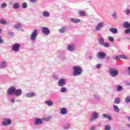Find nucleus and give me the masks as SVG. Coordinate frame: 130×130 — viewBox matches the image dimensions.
<instances>
[{
  "mask_svg": "<svg viewBox=\"0 0 130 130\" xmlns=\"http://www.w3.org/2000/svg\"><path fill=\"white\" fill-rule=\"evenodd\" d=\"M73 70L74 71L73 75V76H74V77L81 76V75L83 74V69H82V67L79 66H76L73 67Z\"/></svg>",
  "mask_w": 130,
  "mask_h": 130,
  "instance_id": "f257e3e1",
  "label": "nucleus"
},
{
  "mask_svg": "<svg viewBox=\"0 0 130 130\" xmlns=\"http://www.w3.org/2000/svg\"><path fill=\"white\" fill-rule=\"evenodd\" d=\"M109 74L111 77L115 78V77H117L118 76L119 72L116 69H114L113 68H110L109 69Z\"/></svg>",
  "mask_w": 130,
  "mask_h": 130,
  "instance_id": "f03ea898",
  "label": "nucleus"
},
{
  "mask_svg": "<svg viewBox=\"0 0 130 130\" xmlns=\"http://www.w3.org/2000/svg\"><path fill=\"white\" fill-rule=\"evenodd\" d=\"M99 113L97 112H93L92 113L91 116L90 117V121L93 122L94 120H96V119H98L99 117Z\"/></svg>",
  "mask_w": 130,
  "mask_h": 130,
  "instance_id": "7ed1b4c3",
  "label": "nucleus"
},
{
  "mask_svg": "<svg viewBox=\"0 0 130 130\" xmlns=\"http://www.w3.org/2000/svg\"><path fill=\"white\" fill-rule=\"evenodd\" d=\"M37 36H38V30L37 29H34L30 35V40L31 41H35V40H36Z\"/></svg>",
  "mask_w": 130,
  "mask_h": 130,
  "instance_id": "20e7f679",
  "label": "nucleus"
},
{
  "mask_svg": "<svg viewBox=\"0 0 130 130\" xmlns=\"http://www.w3.org/2000/svg\"><path fill=\"white\" fill-rule=\"evenodd\" d=\"M12 124V120L9 118H4L3 121L2 122V125L3 126H6V125H10Z\"/></svg>",
  "mask_w": 130,
  "mask_h": 130,
  "instance_id": "39448f33",
  "label": "nucleus"
},
{
  "mask_svg": "<svg viewBox=\"0 0 130 130\" xmlns=\"http://www.w3.org/2000/svg\"><path fill=\"white\" fill-rule=\"evenodd\" d=\"M106 56V53L103 51L99 52L96 55V57L99 58V59H104L105 57Z\"/></svg>",
  "mask_w": 130,
  "mask_h": 130,
  "instance_id": "423d86ee",
  "label": "nucleus"
},
{
  "mask_svg": "<svg viewBox=\"0 0 130 130\" xmlns=\"http://www.w3.org/2000/svg\"><path fill=\"white\" fill-rule=\"evenodd\" d=\"M66 84L67 82H66V79L64 78L60 79L57 83V85L59 87H64V86H66Z\"/></svg>",
  "mask_w": 130,
  "mask_h": 130,
  "instance_id": "0eeeda50",
  "label": "nucleus"
},
{
  "mask_svg": "<svg viewBox=\"0 0 130 130\" xmlns=\"http://www.w3.org/2000/svg\"><path fill=\"white\" fill-rule=\"evenodd\" d=\"M68 51L73 52L76 50V45L74 44H70L68 46L67 48Z\"/></svg>",
  "mask_w": 130,
  "mask_h": 130,
  "instance_id": "6e6552de",
  "label": "nucleus"
},
{
  "mask_svg": "<svg viewBox=\"0 0 130 130\" xmlns=\"http://www.w3.org/2000/svg\"><path fill=\"white\" fill-rule=\"evenodd\" d=\"M42 32L44 34V35L47 36L50 34V30L46 27H43L42 28Z\"/></svg>",
  "mask_w": 130,
  "mask_h": 130,
  "instance_id": "1a4fd4ad",
  "label": "nucleus"
},
{
  "mask_svg": "<svg viewBox=\"0 0 130 130\" xmlns=\"http://www.w3.org/2000/svg\"><path fill=\"white\" fill-rule=\"evenodd\" d=\"M104 27V23L100 22L95 27V31H100L102 28Z\"/></svg>",
  "mask_w": 130,
  "mask_h": 130,
  "instance_id": "9d476101",
  "label": "nucleus"
},
{
  "mask_svg": "<svg viewBox=\"0 0 130 130\" xmlns=\"http://www.w3.org/2000/svg\"><path fill=\"white\" fill-rule=\"evenodd\" d=\"M15 90H16V87H15L14 86L10 87L7 90L8 95H13V94H15Z\"/></svg>",
  "mask_w": 130,
  "mask_h": 130,
  "instance_id": "9b49d317",
  "label": "nucleus"
},
{
  "mask_svg": "<svg viewBox=\"0 0 130 130\" xmlns=\"http://www.w3.org/2000/svg\"><path fill=\"white\" fill-rule=\"evenodd\" d=\"M43 119H40L39 118H36L35 120V125H39L43 123Z\"/></svg>",
  "mask_w": 130,
  "mask_h": 130,
  "instance_id": "f8f14e48",
  "label": "nucleus"
},
{
  "mask_svg": "<svg viewBox=\"0 0 130 130\" xmlns=\"http://www.w3.org/2000/svg\"><path fill=\"white\" fill-rule=\"evenodd\" d=\"M14 95L17 96H21V95H22V89L20 88L17 89V88L15 87Z\"/></svg>",
  "mask_w": 130,
  "mask_h": 130,
  "instance_id": "ddd939ff",
  "label": "nucleus"
},
{
  "mask_svg": "<svg viewBox=\"0 0 130 130\" xmlns=\"http://www.w3.org/2000/svg\"><path fill=\"white\" fill-rule=\"evenodd\" d=\"M1 69H6V68H8V62L6 60H3L1 62L0 64Z\"/></svg>",
  "mask_w": 130,
  "mask_h": 130,
  "instance_id": "4468645a",
  "label": "nucleus"
},
{
  "mask_svg": "<svg viewBox=\"0 0 130 130\" xmlns=\"http://www.w3.org/2000/svg\"><path fill=\"white\" fill-rule=\"evenodd\" d=\"M20 44H15L13 47H12V50L13 51H15V52H18L19 51V49L20 48Z\"/></svg>",
  "mask_w": 130,
  "mask_h": 130,
  "instance_id": "2eb2a0df",
  "label": "nucleus"
},
{
  "mask_svg": "<svg viewBox=\"0 0 130 130\" xmlns=\"http://www.w3.org/2000/svg\"><path fill=\"white\" fill-rule=\"evenodd\" d=\"M60 112L62 115H66V114H68V110L66 108H62Z\"/></svg>",
  "mask_w": 130,
  "mask_h": 130,
  "instance_id": "dca6fc26",
  "label": "nucleus"
},
{
  "mask_svg": "<svg viewBox=\"0 0 130 130\" xmlns=\"http://www.w3.org/2000/svg\"><path fill=\"white\" fill-rule=\"evenodd\" d=\"M13 8L14 10H19L20 9V4L18 3H15L13 5Z\"/></svg>",
  "mask_w": 130,
  "mask_h": 130,
  "instance_id": "f3484780",
  "label": "nucleus"
},
{
  "mask_svg": "<svg viewBox=\"0 0 130 130\" xmlns=\"http://www.w3.org/2000/svg\"><path fill=\"white\" fill-rule=\"evenodd\" d=\"M123 27L124 28H125L126 29H128L129 28H130V23H128V22L127 21H125L123 23Z\"/></svg>",
  "mask_w": 130,
  "mask_h": 130,
  "instance_id": "a211bd4d",
  "label": "nucleus"
},
{
  "mask_svg": "<svg viewBox=\"0 0 130 130\" xmlns=\"http://www.w3.org/2000/svg\"><path fill=\"white\" fill-rule=\"evenodd\" d=\"M43 16L45 18H48V17H50V13L48 11H45L43 12Z\"/></svg>",
  "mask_w": 130,
  "mask_h": 130,
  "instance_id": "6ab92c4d",
  "label": "nucleus"
},
{
  "mask_svg": "<svg viewBox=\"0 0 130 130\" xmlns=\"http://www.w3.org/2000/svg\"><path fill=\"white\" fill-rule=\"evenodd\" d=\"M109 31L111 32V33H113V34H116L118 32L117 28L111 27L109 28Z\"/></svg>",
  "mask_w": 130,
  "mask_h": 130,
  "instance_id": "aec40b11",
  "label": "nucleus"
},
{
  "mask_svg": "<svg viewBox=\"0 0 130 130\" xmlns=\"http://www.w3.org/2000/svg\"><path fill=\"white\" fill-rule=\"evenodd\" d=\"M59 33H64L67 31V27L63 26L58 30Z\"/></svg>",
  "mask_w": 130,
  "mask_h": 130,
  "instance_id": "412c9836",
  "label": "nucleus"
},
{
  "mask_svg": "<svg viewBox=\"0 0 130 130\" xmlns=\"http://www.w3.org/2000/svg\"><path fill=\"white\" fill-rule=\"evenodd\" d=\"M26 97L28 98H31L32 97H34L35 96V93L34 92H30L25 94Z\"/></svg>",
  "mask_w": 130,
  "mask_h": 130,
  "instance_id": "4be33fe9",
  "label": "nucleus"
},
{
  "mask_svg": "<svg viewBox=\"0 0 130 130\" xmlns=\"http://www.w3.org/2000/svg\"><path fill=\"white\" fill-rule=\"evenodd\" d=\"M45 103L46 104V105L49 107L52 106V105H53V102L51 100L46 101Z\"/></svg>",
  "mask_w": 130,
  "mask_h": 130,
  "instance_id": "5701e85b",
  "label": "nucleus"
},
{
  "mask_svg": "<svg viewBox=\"0 0 130 130\" xmlns=\"http://www.w3.org/2000/svg\"><path fill=\"white\" fill-rule=\"evenodd\" d=\"M70 22H72V23H79L80 19H75L74 18H70Z\"/></svg>",
  "mask_w": 130,
  "mask_h": 130,
  "instance_id": "b1692460",
  "label": "nucleus"
},
{
  "mask_svg": "<svg viewBox=\"0 0 130 130\" xmlns=\"http://www.w3.org/2000/svg\"><path fill=\"white\" fill-rule=\"evenodd\" d=\"M103 117H104V118H108V119H109V120H112V117L109 115H107L106 114H103Z\"/></svg>",
  "mask_w": 130,
  "mask_h": 130,
  "instance_id": "393cba45",
  "label": "nucleus"
},
{
  "mask_svg": "<svg viewBox=\"0 0 130 130\" xmlns=\"http://www.w3.org/2000/svg\"><path fill=\"white\" fill-rule=\"evenodd\" d=\"M99 43L100 45H102L104 43V38L100 37L99 38Z\"/></svg>",
  "mask_w": 130,
  "mask_h": 130,
  "instance_id": "a878e982",
  "label": "nucleus"
},
{
  "mask_svg": "<svg viewBox=\"0 0 130 130\" xmlns=\"http://www.w3.org/2000/svg\"><path fill=\"white\" fill-rule=\"evenodd\" d=\"M0 24H1V25H8V22L7 21L1 18L0 19Z\"/></svg>",
  "mask_w": 130,
  "mask_h": 130,
  "instance_id": "bb28decb",
  "label": "nucleus"
},
{
  "mask_svg": "<svg viewBox=\"0 0 130 130\" xmlns=\"http://www.w3.org/2000/svg\"><path fill=\"white\" fill-rule=\"evenodd\" d=\"M22 27V23H18L15 25V29H20Z\"/></svg>",
  "mask_w": 130,
  "mask_h": 130,
  "instance_id": "cd10ccee",
  "label": "nucleus"
},
{
  "mask_svg": "<svg viewBox=\"0 0 130 130\" xmlns=\"http://www.w3.org/2000/svg\"><path fill=\"white\" fill-rule=\"evenodd\" d=\"M113 109L115 112H119V108H118V107L115 105H113Z\"/></svg>",
  "mask_w": 130,
  "mask_h": 130,
  "instance_id": "c85d7f7f",
  "label": "nucleus"
},
{
  "mask_svg": "<svg viewBox=\"0 0 130 130\" xmlns=\"http://www.w3.org/2000/svg\"><path fill=\"white\" fill-rule=\"evenodd\" d=\"M93 96L94 97L95 99L96 100H100L101 96L98 93H95L93 94Z\"/></svg>",
  "mask_w": 130,
  "mask_h": 130,
  "instance_id": "c756f323",
  "label": "nucleus"
},
{
  "mask_svg": "<svg viewBox=\"0 0 130 130\" xmlns=\"http://www.w3.org/2000/svg\"><path fill=\"white\" fill-rule=\"evenodd\" d=\"M115 104H119L120 103V99L119 98H116L114 100Z\"/></svg>",
  "mask_w": 130,
  "mask_h": 130,
  "instance_id": "7c9ffc66",
  "label": "nucleus"
},
{
  "mask_svg": "<svg viewBox=\"0 0 130 130\" xmlns=\"http://www.w3.org/2000/svg\"><path fill=\"white\" fill-rule=\"evenodd\" d=\"M122 90H123V89L122 86L118 85L117 86V90L118 91V92H121V91H122Z\"/></svg>",
  "mask_w": 130,
  "mask_h": 130,
  "instance_id": "2f4dec72",
  "label": "nucleus"
},
{
  "mask_svg": "<svg viewBox=\"0 0 130 130\" xmlns=\"http://www.w3.org/2000/svg\"><path fill=\"white\" fill-rule=\"evenodd\" d=\"M120 58L122 59H128V57L125 55H120Z\"/></svg>",
  "mask_w": 130,
  "mask_h": 130,
  "instance_id": "473e14b6",
  "label": "nucleus"
},
{
  "mask_svg": "<svg viewBox=\"0 0 130 130\" xmlns=\"http://www.w3.org/2000/svg\"><path fill=\"white\" fill-rule=\"evenodd\" d=\"M71 126V124L70 123H68L66 124L63 127V128L64 129H69V128H70V127Z\"/></svg>",
  "mask_w": 130,
  "mask_h": 130,
  "instance_id": "72a5a7b5",
  "label": "nucleus"
},
{
  "mask_svg": "<svg viewBox=\"0 0 130 130\" xmlns=\"http://www.w3.org/2000/svg\"><path fill=\"white\" fill-rule=\"evenodd\" d=\"M105 130H111V125H105Z\"/></svg>",
  "mask_w": 130,
  "mask_h": 130,
  "instance_id": "f704fd0d",
  "label": "nucleus"
},
{
  "mask_svg": "<svg viewBox=\"0 0 130 130\" xmlns=\"http://www.w3.org/2000/svg\"><path fill=\"white\" fill-rule=\"evenodd\" d=\"M67 91H68V89L67 88V87H62L60 89V92H61L62 93H66Z\"/></svg>",
  "mask_w": 130,
  "mask_h": 130,
  "instance_id": "c9c22d12",
  "label": "nucleus"
},
{
  "mask_svg": "<svg viewBox=\"0 0 130 130\" xmlns=\"http://www.w3.org/2000/svg\"><path fill=\"white\" fill-rule=\"evenodd\" d=\"M8 35H9V36H10V37H13V36H14V32L11 31H9L7 33Z\"/></svg>",
  "mask_w": 130,
  "mask_h": 130,
  "instance_id": "e433bc0d",
  "label": "nucleus"
},
{
  "mask_svg": "<svg viewBox=\"0 0 130 130\" xmlns=\"http://www.w3.org/2000/svg\"><path fill=\"white\" fill-rule=\"evenodd\" d=\"M125 103L128 104L130 103V96H127L125 99Z\"/></svg>",
  "mask_w": 130,
  "mask_h": 130,
  "instance_id": "4c0bfd02",
  "label": "nucleus"
},
{
  "mask_svg": "<svg viewBox=\"0 0 130 130\" xmlns=\"http://www.w3.org/2000/svg\"><path fill=\"white\" fill-rule=\"evenodd\" d=\"M51 119V117L48 116L43 118V120H44L45 121H49Z\"/></svg>",
  "mask_w": 130,
  "mask_h": 130,
  "instance_id": "58836bf2",
  "label": "nucleus"
},
{
  "mask_svg": "<svg viewBox=\"0 0 130 130\" xmlns=\"http://www.w3.org/2000/svg\"><path fill=\"white\" fill-rule=\"evenodd\" d=\"M108 39L110 42H111L112 43H113V42H114V38H113V37L111 36H109Z\"/></svg>",
  "mask_w": 130,
  "mask_h": 130,
  "instance_id": "ea45409f",
  "label": "nucleus"
},
{
  "mask_svg": "<svg viewBox=\"0 0 130 130\" xmlns=\"http://www.w3.org/2000/svg\"><path fill=\"white\" fill-rule=\"evenodd\" d=\"M22 9H27L28 8V5L26 3H23L22 5Z\"/></svg>",
  "mask_w": 130,
  "mask_h": 130,
  "instance_id": "a19ab883",
  "label": "nucleus"
},
{
  "mask_svg": "<svg viewBox=\"0 0 130 130\" xmlns=\"http://www.w3.org/2000/svg\"><path fill=\"white\" fill-rule=\"evenodd\" d=\"M79 15L80 16H82V17H85V16H87V14L84 11H80L79 13Z\"/></svg>",
  "mask_w": 130,
  "mask_h": 130,
  "instance_id": "79ce46f5",
  "label": "nucleus"
},
{
  "mask_svg": "<svg viewBox=\"0 0 130 130\" xmlns=\"http://www.w3.org/2000/svg\"><path fill=\"white\" fill-rule=\"evenodd\" d=\"M117 15V12L116 11H115L112 14V17L114 18V19H117L116 15Z\"/></svg>",
  "mask_w": 130,
  "mask_h": 130,
  "instance_id": "37998d69",
  "label": "nucleus"
},
{
  "mask_svg": "<svg viewBox=\"0 0 130 130\" xmlns=\"http://www.w3.org/2000/svg\"><path fill=\"white\" fill-rule=\"evenodd\" d=\"M7 6H8L7 3H3L1 5V8H2V9H5V8H7Z\"/></svg>",
  "mask_w": 130,
  "mask_h": 130,
  "instance_id": "c03bdc74",
  "label": "nucleus"
},
{
  "mask_svg": "<svg viewBox=\"0 0 130 130\" xmlns=\"http://www.w3.org/2000/svg\"><path fill=\"white\" fill-rule=\"evenodd\" d=\"M125 15H129L130 14V9H126V10H125Z\"/></svg>",
  "mask_w": 130,
  "mask_h": 130,
  "instance_id": "a18cd8bd",
  "label": "nucleus"
},
{
  "mask_svg": "<svg viewBox=\"0 0 130 130\" xmlns=\"http://www.w3.org/2000/svg\"><path fill=\"white\" fill-rule=\"evenodd\" d=\"M104 47H109V43H104L103 45Z\"/></svg>",
  "mask_w": 130,
  "mask_h": 130,
  "instance_id": "49530a36",
  "label": "nucleus"
},
{
  "mask_svg": "<svg viewBox=\"0 0 130 130\" xmlns=\"http://www.w3.org/2000/svg\"><path fill=\"white\" fill-rule=\"evenodd\" d=\"M113 59H119V58H120V55L117 56H113Z\"/></svg>",
  "mask_w": 130,
  "mask_h": 130,
  "instance_id": "de8ad7c7",
  "label": "nucleus"
},
{
  "mask_svg": "<svg viewBox=\"0 0 130 130\" xmlns=\"http://www.w3.org/2000/svg\"><path fill=\"white\" fill-rule=\"evenodd\" d=\"M52 78L54 80H57L59 78L58 76L55 75H53Z\"/></svg>",
  "mask_w": 130,
  "mask_h": 130,
  "instance_id": "09e8293b",
  "label": "nucleus"
},
{
  "mask_svg": "<svg viewBox=\"0 0 130 130\" xmlns=\"http://www.w3.org/2000/svg\"><path fill=\"white\" fill-rule=\"evenodd\" d=\"M125 33L126 34H129V33H130V29L128 28V29H125Z\"/></svg>",
  "mask_w": 130,
  "mask_h": 130,
  "instance_id": "8fccbe9b",
  "label": "nucleus"
},
{
  "mask_svg": "<svg viewBox=\"0 0 130 130\" xmlns=\"http://www.w3.org/2000/svg\"><path fill=\"white\" fill-rule=\"evenodd\" d=\"M90 130H96V127L95 126H90L89 128Z\"/></svg>",
  "mask_w": 130,
  "mask_h": 130,
  "instance_id": "3c124183",
  "label": "nucleus"
},
{
  "mask_svg": "<svg viewBox=\"0 0 130 130\" xmlns=\"http://www.w3.org/2000/svg\"><path fill=\"white\" fill-rule=\"evenodd\" d=\"M105 58H106V60H109L110 59V56H109V55L107 56L106 54Z\"/></svg>",
  "mask_w": 130,
  "mask_h": 130,
  "instance_id": "603ef678",
  "label": "nucleus"
},
{
  "mask_svg": "<svg viewBox=\"0 0 130 130\" xmlns=\"http://www.w3.org/2000/svg\"><path fill=\"white\" fill-rule=\"evenodd\" d=\"M4 43V40H2V36H0V44Z\"/></svg>",
  "mask_w": 130,
  "mask_h": 130,
  "instance_id": "864d4df0",
  "label": "nucleus"
},
{
  "mask_svg": "<svg viewBox=\"0 0 130 130\" xmlns=\"http://www.w3.org/2000/svg\"><path fill=\"white\" fill-rule=\"evenodd\" d=\"M15 100H16V99H15V98L12 99L11 100V103H12L13 104H14V103H15Z\"/></svg>",
  "mask_w": 130,
  "mask_h": 130,
  "instance_id": "5fc2aeb1",
  "label": "nucleus"
},
{
  "mask_svg": "<svg viewBox=\"0 0 130 130\" xmlns=\"http://www.w3.org/2000/svg\"><path fill=\"white\" fill-rule=\"evenodd\" d=\"M101 68V64H98L96 65V69H100Z\"/></svg>",
  "mask_w": 130,
  "mask_h": 130,
  "instance_id": "6e6d98bb",
  "label": "nucleus"
},
{
  "mask_svg": "<svg viewBox=\"0 0 130 130\" xmlns=\"http://www.w3.org/2000/svg\"><path fill=\"white\" fill-rule=\"evenodd\" d=\"M126 85H127L128 86H130V82H126Z\"/></svg>",
  "mask_w": 130,
  "mask_h": 130,
  "instance_id": "4d7b16f0",
  "label": "nucleus"
},
{
  "mask_svg": "<svg viewBox=\"0 0 130 130\" xmlns=\"http://www.w3.org/2000/svg\"><path fill=\"white\" fill-rule=\"evenodd\" d=\"M128 70L129 71L128 74L130 75V67L128 68Z\"/></svg>",
  "mask_w": 130,
  "mask_h": 130,
  "instance_id": "13d9d810",
  "label": "nucleus"
},
{
  "mask_svg": "<svg viewBox=\"0 0 130 130\" xmlns=\"http://www.w3.org/2000/svg\"><path fill=\"white\" fill-rule=\"evenodd\" d=\"M89 59H92V56H89Z\"/></svg>",
  "mask_w": 130,
  "mask_h": 130,
  "instance_id": "bf43d9fd",
  "label": "nucleus"
},
{
  "mask_svg": "<svg viewBox=\"0 0 130 130\" xmlns=\"http://www.w3.org/2000/svg\"><path fill=\"white\" fill-rule=\"evenodd\" d=\"M2 33V29H0V34Z\"/></svg>",
  "mask_w": 130,
  "mask_h": 130,
  "instance_id": "052dcab7",
  "label": "nucleus"
},
{
  "mask_svg": "<svg viewBox=\"0 0 130 130\" xmlns=\"http://www.w3.org/2000/svg\"><path fill=\"white\" fill-rule=\"evenodd\" d=\"M21 31H24V30H23V29H21Z\"/></svg>",
  "mask_w": 130,
  "mask_h": 130,
  "instance_id": "680f3d73",
  "label": "nucleus"
},
{
  "mask_svg": "<svg viewBox=\"0 0 130 130\" xmlns=\"http://www.w3.org/2000/svg\"><path fill=\"white\" fill-rule=\"evenodd\" d=\"M2 88L0 87V90Z\"/></svg>",
  "mask_w": 130,
  "mask_h": 130,
  "instance_id": "e2e57ef3",
  "label": "nucleus"
}]
</instances>
